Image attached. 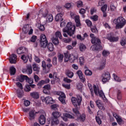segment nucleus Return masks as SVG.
Listing matches in <instances>:
<instances>
[{
    "instance_id": "28",
    "label": "nucleus",
    "mask_w": 126,
    "mask_h": 126,
    "mask_svg": "<svg viewBox=\"0 0 126 126\" xmlns=\"http://www.w3.org/2000/svg\"><path fill=\"white\" fill-rule=\"evenodd\" d=\"M28 32V30L26 29L25 27H24L23 28V32L21 34V38L22 39H24V38H25L26 33H27Z\"/></svg>"
},
{
    "instance_id": "9",
    "label": "nucleus",
    "mask_w": 126,
    "mask_h": 126,
    "mask_svg": "<svg viewBox=\"0 0 126 126\" xmlns=\"http://www.w3.org/2000/svg\"><path fill=\"white\" fill-rule=\"evenodd\" d=\"M40 45L42 48H46L47 45H48L47 37H46V35L44 34L40 35Z\"/></svg>"
},
{
    "instance_id": "31",
    "label": "nucleus",
    "mask_w": 126,
    "mask_h": 126,
    "mask_svg": "<svg viewBox=\"0 0 126 126\" xmlns=\"http://www.w3.org/2000/svg\"><path fill=\"white\" fill-rule=\"evenodd\" d=\"M106 66V59H104L103 61H102L100 64L99 69H103V68H105Z\"/></svg>"
},
{
    "instance_id": "2",
    "label": "nucleus",
    "mask_w": 126,
    "mask_h": 126,
    "mask_svg": "<svg viewBox=\"0 0 126 126\" xmlns=\"http://www.w3.org/2000/svg\"><path fill=\"white\" fill-rule=\"evenodd\" d=\"M113 23L116 25V29H122L126 25V20L123 17H119L113 20Z\"/></svg>"
},
{
    "instance_id": "29",
    "label": "nucleus",
    "mask_w": 126,
    "mask_h": 126,
    "mask_svg": "<svg viewBox=\"0 0 126 126\" xmlns=\"http://www.w3.org/2000/svg\"><path fill=\"white\" fill-rule=\"evenodd\" d=\"M47 49L50 51V52H53L54 50H55V47H54V44L52 43H49L47 44Z\"/></svg>"
},
{
    "instance_id": "11",
    "label": "nucleus",
    "mask_w": 126,
    "mask_h": 126,
    "mask_svg": "<svg viewBox=\"0 0 126 126\" xmlns=\"http://www.w3.org/2000/svg\"><path fill=\"white\" fill-rule=\"evenodd\" d=\"M43 17H46V22L47 23H50L54 20V17H53V15L49 14L48 11H46L45 13L43 14Z\"/></svg>"
},
{
    "instance_id": "4",
    "label": "nucleus",
    "mask_w": 126,
    "mask_h": 126,
    "mask_svg": "<svg viewBox=\"0 0 126 126\" xmlns=\"http://www.w3.org/2000/svg\"><path fill=\"white\" fill-rule=\"evenodd\" d=\"M64 62L67 63L68 61L70 63H74L78 59V55L75 54H71L68 55V53H64Z\"/></svg>"
},
{
    "instance_id": "48",
    "label": "nucleus",
    "mask_w": 126,
    "mask_h": 126,
    "mask_svg": "<svg viewBox=\"0 0 126 126\" xmlns=\"http://www.w3.org/2000/svg\"><path fill=\"white\" fill-rule=\"evenodd\" d=\"M85 74L86 75L90 76L92 75V71L90 70L87 69L85 71Z\"/></svg>"
},
{
    "instance_id": "57",
    "label": "nucleus",
    "mask_w": 126,
    "mask_h": 126,
    "mask_svg": "<svg viewBox=\"0 0 126 126\" xmlns=\"http://www.w3.org/2000/svg\"><path fill=\"white\" fill-rule=\"evenodd\" d=\"M63 81L64 82H66V83H70L72 81L70 79H68L67 78H64Z\"/></svg>"
},
{
    "instance_id": "33",
    "label": "nucleus",
    "mask_w": 126,
    "mask_h": 126,
    "mask_svg": "<svg viewBox=\"0 0 126 126\" xmlns=\"http://www.w3.org/2000/svg\"><path fill=\"white\" fill-rule=\"evenodd\" d=\"M26 72L28 73V74H31L32 73V66H31V65L27 66Z\"/></svg>"
},
{
    "instance_id": "62",
    "label": "nucleus",
    "mask_w": 126,
    "mask_h": 126,
    "mask_svg": "<svg viewBox=\"0 0 126 126\" xmlns=\"http://www.w3.org/2000/svg\"><path fill=\"white\" fill-rule=\"evenodd\" d=\"M33 78H34V81H35V82H38V81H39V80H40V78H39L38 76L36 75H34Z\"/></svg>"
},
{
    "instance_id": "22",
    "label": "nucleus",
    "mask_w": 126,
    "mask_h": 126,
    "mask_svg": "<svg viewBox=\"0 0 126 126\" xmlns=\"http://www.w3.org/2000/svg\"><path fill=\"white\" fill-rule=\"evenodd\" d=\"M51 124L52 126H57L60 124V120L58 118H51Z\"/></svg>"
},
{
    "instance_id": "40",
    "label": "nucleus",
    "mask_w": 126,
    "mask_h": 126,
    "mask_svg": "<svg viewBox=\"0 0 126 126\" xmlns=\"http://www.w3.org/2000/svg\"><path fill=\"white\" fill-rule=\"evenodd\" d=\"M79 61L80 65H83V64H84V63H85V60L84 59V57H79Z\"/></svg>"
},
{
    "instance_id": "35",
    "label": "nucleus",
    "mask_w": 126,
    "mask_h": 126,
    "mask_svg": "<svg viewBox=\"0 0 126 126\" xmlns=\"http://www.w3.org/2000/svg\"><path fill=\"white\" fill-rule=\"evenodd\" d=\"M58 61L59 63H63V58H64V56L63 54H59L58 56Z\"/></svg>"
},
{
    "instance_id": "21",
    "label": "nucleus",
    "mask_w": 126,
    "mask_h": 126,
    "mask_svg": "<svg viewBox=\"0 0 126 126\" xmlns=\"http://www.w3.org/2000/svg\"><path fill=\"white\" fill-rule=\"evenodd\" d=\"M95 103L96 104V106H97L98 108L100 110H102V111L105 110V107H104V105L102 104V102H101V100H96L95 101Z\"/></svg>"
},
{
    "instance_id": "36",
    "label": "nucleus",
    "mask_w": 126,
    "mask_h": 126,
    "mask_svg": "<svg viewBox=\"0 0 126 126\" xmlns=\"http://www.w3.org/2000/svg\"><path fill=\"white\" fill-rule=\"evenodd\" d=\"M113 77L115 81H117V82H121L122 81V80L120 77H119L116 74L113 73Z\"/></svg>"
},
{
    "instance_id": "10",
    "label": "nucleus",
    "mask_w": 126,
    "mask_h": 126,
    "mask_svg": "<svg viewBox=\"0 0 126 126\" xmlns=\"http://www.w3.org/2000/svg\"><path fill=\"white\" fill-rule=\"evenodd\" d=\"M57 95H59V100L61 102L63 105H65L66 102H65V94L62 92H57Z\"/></svg>"
},
{
    "instance_id": "64",
    "label": "nucleus",
    "mask_w": 126,
    "mask_h": 126,
    "mask_svg": "<svg viewBox=\"0 0 126 126\" xmlns=\"http://www.w3.org/2000/svg\"><path fill=\"white\" fill-rule=\"evenodd\" d=\"M63 86L66 88V89H70V84H63Z\"/></svg>"
},
{
    "instance_id": "59",
    "label": "nucleus",
    "mask_w": 126,
    "mask_h": 126,
    "mask_svg": "<svg viewBox=\"0 0 126 126\" xmlns=\"http://www.w3.org/2000/svg\"><path fill=\"white\" fill-rule=\"evenodd\" d=\"M91 19H93L94 21H97L98 20V16L94 15L91 17Z\"/></svg>"
},
{
    "instance_id": "34",
    "label": "nucleus",
    "mask_w": 126,
    "mask_h": 126,
    "mask_svg": "<svg viewBox=\"0 0 126 126\" xmlns=\"http://www.w3.org/2000/svg\"><path fill=\"white\" fill-rule=\"evenodd\" d=\"M10 72L11 75H14L16 72V69L14 66H11L10 67Z\"/></svg>"
},
{
    "instance_id": "1",
    "label": "nucleus",
    "mask_w": 126,
    "mask_h": 126,
    "mask_svg": "<svg viewBox=\"0 0 126 126\" xmlns=\"http://www.w3.org/2000/svg\"><path fill=\"white\" fill-rule=\"evenodd\" d=\"M90 37L92 38L91 42L94 45L91 46L93 50H97L100 51L102 50V46H101V40L95 37V35L93 33L90 34Z\"/></svg>"
},
{
    "instance_id": "41",
    "label": "nucleus",
    "mask_w": 126,
    "mask_h": 126,
    "mask_svg": "<svg viewBox=\"0 0 126 126\" xmlns=\"http://www.w3.org/2000/svg\"><path fill=\"white\" fill-rule=\"evenodd\" d=\"M29 58L25 55H22L21 58V59L23 61L24 63H27V62H28Z\"/></svg>"
},
{
    "instance_id": "42",
    "label": "nucleus",
    "mask_w": 126,
    "mask_h": 126,
    "mask_svg": "<svg viewBox=\"0 0 126 126\" xmlns=\"http://www.w3.org/2000/svg\"><path fill=\"white\" fill-rule=\"evenodd\" d=\"M79 49L81 52H84V51L86 50V46L82 43H81L80 45Z\"/></svg>"
},
{
    "instance_id": "39",
    "label": "nucleus",
    "mask_w": 126,
    "mask_h": 126,
    "mask_svg": "<svg viewBox=\"0 0 126 126\" xmlns=\"http://www.w3.org/2000/svg\"><path fill=\"white\" fill-rule=\"evenodd\" d=\"M52 41L53 43V44H54V45H59V39H58L57 37H55V36L53 37L52 38Z\"/></svg>"
},
{
    "instance_id": "19",
    "label": "nucleus",
    "mask_w": 126,
    "mask_h": 126,
    "mask_svg": "<svg viewBox=\"0 0 126 126\" xmlns=\"http://www.w3.org/2000/svg\"><path fill=\"white\" fill-rule=\"evenodd\" d=\"M17 60L16 55L12 54L10 56L9 62L10 63H16V61Z\"/></svg>"
},
{
    "instance_id": "12",
    "label": "nucleus",
    "mask_w": 126,
    "mask_h": 126,
    "mask_svg": "<svg viewBox=\"0 0 126 126\" xmlns=\"http://www.w3.org/2000/svg\"><path fill=\"white\" fill-rule=\"evenodd\" d=\"M41 100L42 102H45L46 104H53L55 102V100L53 99V98L51 96H47L44 97V96L41 97Z\"/></svg>"
},
{
    "instance_id": "18",
    "label": "nucleus",
    "mask_w": 126,
    "mask_h": 126,
    "mask_svg": "<svg viewBox=\"0 0 126 126\" xmlns=\"http://www.w3.org/2000/svg\"><path fill=\"white\" fill-rule=\"evenodd\" d=\"M113 117L115 118L118 124L119 125H122V124H123V119H122V118L118 114H117V113H113Z\"/></svg>"
},
{
    "instance_id": "14",
    "label": "nucleus",
    "mask_w": 126,
    "mask_h": 126,
    "mask_svg": "<svg viewBox=\"0 0 126 126\" xmlns=\"http://www.w3.org/2000/svg\"><path fill=\"white\" fill-rule=\"evenodd\" d=\"M46 113L44 112L43 115H41L39 118V122L40 125H45L46 123Z\"/></svg>"
},
{
    "instance_id": "5",
    "label": "nucleus",
    "mask_w": 126,
    "mask_h": 126,
    "mask_svg": "<svg viewBox=\"0 0 126 126\" xmlns=\"http://www.w3.org/2000/svg\"><path fill=\"white\" fill-rule=\"evenodd\" d=\"M93 89L95 95H96V96H98V95H99V96L101 98H102L103 100H106V96H105V94H104V92H103V91L100 90L98 86L94 85L93 86Z\"/></svg>"
},
{
    "instance_id": "20",
    "label": "nucleus",
    "mask_w": 126,
    "mask_h": 126,
    "mask_svg": "<svg viewBox=\"0 0 126 126\" xmlns=\"http://www.w3.org/2000/svg\"><path fill=\"white\" fill-rule=\"evenodd\" d=\"M76 73L78 74L79 78L80 80H81L82 82H84L85 80H86L85 77L83 76V73H82V71H81V70H78Z\"/></svg>"
},
{
    "instance_id": "51",
    "label": "nucleus",
    "mask_w": 126,
    "mask_h": 126,
    "mask_svg": "<svg viewBox=\"0 0 126 126\" xmlns=\"http://www.w3.org/2000/svg\"><path fill=\"white\" fill-rule=\"evenodd\" d=\"M95 120L96 122L97 123L98 125H100L102 124V121H101V119L99 117H96Z\"/></svg>"
},
{
    "instance_id": "6",
    "label": "nucleus",
    "mask_w": 126,
    "mask_h": 126,
    "mask_svg": "<svg viewBox=\"0 0 126 126\" xmlns=\"http://www.w3.org/2000/svg\"><path fill=\"white\" fill-rule=\"evenodd\" d=\"M71 100L73 106L76 107L81 105V102L82 101V97L80 95H77L76 98L73 96L71 97Z\"/></svg>"
},
{
    "instance_id": "52",
    "label": "nucleus",
    "mask_w": 126,
    "mask_h": 126,
    "mask_svg": "<svg viewBox=\"0 0 126 126\" xmlns=\"http://www.w3.org/2000/svg\"><path fill=\"white\" fill-rule=\"evenodd\" d=\"M120 44L122 46H126V38H123L120 41Z\"/></svg>"
},
{
    "instance_id": "43",
    "label": "nucleus",
    "mask_w": 126,
    "mask_h": 126,
    "mask_svg": "<svg viewBox=\"0 0 126 126\" xmlns=\"http://www.w3.org/2000/svg\"><path fill=\"white\" fill-rule=\"evenodd\" d=\"M108 8V4H105L101 7V10L102 12H106Z\"/></svg>"
},
{
    "instance_id": "30",
    "label": "nucleus",
    "mask_w": 126,
    "mask_h": 126,
    "mask_svg": "<svg viewBox=\"0 0 126 126\" xmlns=\"http://www.w3.org/2000/svg\"><path fill=\"white\" fill-rule=\"evenodd\" d=\"M31 96L34 99H38L39 98V94L37 92H33L31 93Z\"/></svg>"
},
{
    "instance_id": "17",
    "label": "nucleus",
    "mask_w": 126,
    "mask_h": 126,
    "mask_svg": "<svg viewBox=\"0 0 126 126\" xmlns=\"http://www.w3.org/2000/svg\"><path fill=\"white\" fill-rule=\"evenodd\" d=\"M62 118L65 122H67V119H74V117L72 115L68 113H63V117L62 116Z\"/></svg>"
},
{
    "instance_id": "63",
    "label": "nucleus",
    "mask_w": 126,
    "mask_h": 126,
    "mask_svg": "<svg viewBox=\"0 0 126 126\" xmlns=\"http://www.w3.org/2000/svg\"><path fill=\"white\" fill-rule=\"evenodd\" d=\"M38 28L40 31H44L45 30V27L43 25H40Z\"/></svg>"
},
{
    "instance_id": "56",
    "label": "nucleus",
    "mask_w": 126,
    "mask_h": 126,
    "mask_svg": "<svg viewBox=\"0 0 126 126\" xmlns=\"http://www.w3.org/2000/svg\"><path fill=\"white\" fill-rule=\"evenodd\" d=\"M24 104L26 107H28V106H29V105H30V101L28 100H25L24 101Z\"/></svg>"
},
{
    "instance_id": "53",
    "label": "nucleus",
    "mask_w": 126,
    "mask_h": 126,
    "mask_svg": "<svg viewBox=\"0 0 126 126\" xmlns=\"http://www.w3.org/2000/svg\"><path fill=\"white\" fill-rule=\"evenodd\" d=\"M86 23L89 27H91V26H92V22L89 20H86Z\"/></svg>"
},
{
    "instance_id": "47",
    "label": "nucleus",
    "mask_w": 126,
    "mask_h": 126,
    "mask_svg": "<svg viewBox=\"0 0 126 126\" xmlns=\"http://www.w3.org/2000/svg\"><path fill=\"white\" fill-rule=\"evenodd\" d=\"M44 84H45V81L41 80L38 82L37 84V86H38V88H41L42 86L44 85Z\"/></svg>"
},
{
    "instance_id": "60",
    "label": "nucleus",
    "mask_w": 126,
    "mask_h": 126,
    "mask_svg": "<svg viewBox=\"0 0 126 126\" xmlns=\"http://www.w3.org/2000/svg\"><path fill=\"white\" fill-rule=\"evenodd\" d=\"M64 7L65 8H67V9H68V8H70V7H71V4L70 3H66L65 4Z\"/></svg>"
},
{
    "instance_id": "25",
    "label": "nucleus",
    "mask_w": 126,
    "mask_h": 126,
    "mask_svg": "<svg viewBox=\"0 0 126 126\" xmlns=\"http://www.w3.org/2000/svg\"><path fill=\"white\" fill-rule=\"evenodd\" d=\"M62 116V114L60 112L54 111L52 113V117L55 119H59Z\"/></svg>"
},
{
    "instance_id": "24",
    "label": "nucleus",
    "mask_w": 126,
    "mask_h": 126,
    "mask_svg": "<svg viewBox=\"0 0 126 126\" xmlns=\"http://www.w3.org/2000/svg\"><path fill=\"white\" fill-rule=\"evenodd\" d=\"M32 68L33 71H35L34 73L36 74H38L39 72H40V67H39L38 66H37V64L36 63H34L32 64Z\"/></svg>"
},
{
    "instance_id": "16",
    "label": "nucleus",
    "mask_w": 126,
    "mask_h": 126,
    "mask_svg": "<svg viewBox=\"0 0 126 126\" xmlns=\"http://www.w3.org/2000/svg\"><path fill=\"white\" fill-rule=\"evenodd\" d=\"M43 93H44V94H47V95H49V94H50V91L51 90V85L49 84L45 85L43 87Z\"/></svg>"
},
{
    "instance_id": "15",
    "label": "nucleus",
    "mask_w": 126,
    "mask_h": 126,
    "mask_svg": "<svg viewBox=\"0 0 126 126\" xmlns=\"http://www.w3.org/2000/svg\"><path fill=\"white\" fill-rule=\"evenodd\" d=\"M17 52L18 55H21V54H23L24 53H28V50H27V48H26V47H21L17 49Z\"/></svg>"
},
{
    "instance_id": "32",
    "label": "nucleus",
    "mask_w": 126,
    "mask_h": 126,
    "mask_svg": "<svg viewBox=\"0 0 126 126\" xmlns=\"http://www.w3.org/2000/svg\"><path fill=\"white\" fill-rule=\"evenodd\" d=\"M17 95L18 98H22L24 95L23 92L20 91V90H17Z\"/></svg>"
},
{
    "instance_id": "13",
    "label": "nucleus",
    "mask_w": 126,
    "mask_h": 126,
    "mask_svg": "<svg viewBox=\"0 0 126 126\" xmlns=\"http://www.w3.org/2000/svg\"><path fill=\"white\" fill-rule=\"evenodd\" d=\"M107 38L110 42H118L119 41V37L114 36L112 33L108 34Z\"/></svg>"
},
{
    "instance_id": "45",
    "label": "nucleus",
    "mask_w": 126,
    "mask_h": 126,
    "mask_svg": "<svg viewBox=\"0 0 126 126\" xmlns=\"http://www.w3.org/2000/svg\"><path fill=\"white\" fill-rule=\"evenodd\" d=\"M110 55V52H109L108 50H103L102 52V55L103 57H105V58L108 57Z\"/></svg>"
},
{
    "instance_id": "46",
    "label": "nucleus",
    "mask_w": 126,
    "mask_h": 126,
    "mask_svg": "<svg viewBox=\"0 0 126 126\" xmlns=\"http://www.w3.org/2000/svg\"><path fill=\"white\" fill-rule=\"evenodd\" d=\"M53 78L55 80H57V81H60V79L58 76V73L56 72H54L53 73Z\"/></svg>"
},
{
    "instance_id": "55",
    "label": "nucleus",
    "mask_w": 126,
    "mask_h": 126,
    "mask_svg": "<svg viewBox=\"0 0 126 126\" xmlns=\"http://www.w3.org/2000/svg\"><path fill=\"white\" fill-rule=\"evenodd\" d=\"M77 5L78 7H81L83 5V2L82 1L79 0L77 2Z\"/></svg>"
},
{
    "instance_id": "38",
    "label": "nucleus",
    "mask_w": 126,
    "mask_h": 126,
    "mask_svg": "<svg viewBox=\"0 0 126 126\" xmlns=\"http://www.w3.org/2000/svg\"><path fill=\"white\" fill-rule=\"evenodd\" d=\"M35 118V112L34 111H31L29 113V119L30 120H33Z\"/></svg>"
},
{
    "instance_id": "27",
    "label": "nucleus",
    "mask_w": 126,
    "mask_h": 126,
    "mask_svg": "<svg viewBox=\"0 0 126 126\" xmlns=\"http://www.w3.org/2000/svg\"><path fill=\"white\" fill-rule=\"evenodd\" d=\"M65 72L66 76H68L69 78H72L73 77L74 74L73 72H71V71L67 69L66 70Z\"/></svg>"
},
{
    "instance_id": "26",
    "label": "nucleus",
    "mask_w": 126,
    "mask_h": 126,
    "mask_svg": "<svg viewBox=\"0 0 126 126\" xmlns=\"http://www.w3.org/2000/svg\"><path fill=\"white\" fill-rule=\"evenodd\" d=\"M26 78H27V76L21 75L20 76L17 77V80L20 81V82H23L24 80H26Z\"/></svg>"
},
{
    "instance_id": "23",
    "label": "nucleus",
    "mask_w": 126,
    "mask_h": 126,
    "mask_svg": "<svg viewBox=\"0 0 126 126\" xmlns=\"http://www.w3.org/2000/svg\"><path fill=\"white\" fill-rule=\"evenodd\" d=\"M63 13H59L57 14L55 17V21H63Z\"/></svg>"
},
{
    "instance_id": "61",
    "label": "nucleus",
    "mask_w": 126,
    "mask_h": 126,
    "mask_svg": "<svg viewBox=\"0 0 126 126\" xmlns=\"http://www.w3.org/2000/svg\"><path fill=\"white\" fill-rule=\"evenodd\" d=\"M56 108H59V105L54 104L51 105V109H52V110H55Z\"/></svg>"
},
{
    "instance_id": "54",
    "label": "nucleus",
    "mask_w": 126,
    "mask_h": 126,
    "mask_svg": "<svg viewBox=\"0 0 126 126\" xmlns=\"http://www.w3.org/2000/svg\"><path fill=\"white\" fill-rule=\"evenodd\" d=\"M91 30L93 33H98V30H97V28H96V26L93 27V28L91 29Z\"/></svg>"
},
{
    "instance_id": "8",
    "label": "nucleus",
    "mask_w": 126,
    "mask_h": 126,
    "mask_svg": "<svg viewBox=\"0 0 126 126\" xmlns=\"http://www.w3.org/2000/svg\"><path fill=\"white\" fill-rule=\"evenodd\" d=\"M70 16L71 18H73V19H75L77 27H79V26H81V24L80 23V19L79 18V16L76 15V14H75V13H74V12H71Z\"/></svg>"
},
{
    "instance_id": "44",
    "label": "nucleus",
    "mask_w": 126,
    "mask_h": 126,
    "mask_svg": "<svg viewBox=\"0 0 126 126\" xmlns=\"http://www.w3.org/2000/svg\"><path fill=\"white\" fill-rule=\"evenodd\" d=\"M55 36L56 38H59V39H62L63 38V36H62V33L59 31L55 33Z\"/></svg>"
},
{
    "instance_id": "49",
    "label": "nucleus",
    "mask_w": 126,
    "mask_h": 126,
    "mask_svg": "<svg viewBox=\"0 0 126 126\" xmlns=\"http://www.w3.org/2000/svg\"><path fill=\"white\" fill-rule=\"evenodd\" d=\"M26 81H27V82H28V83H29V84H32V83H33V79L29 78L27 76V78L26 79Z\"/></svg>"
},
{
    "instance_id": "3",
    "label": "nucleus",
    "mask_w": 126,
    "mask_h": 126,
    "mask_svg": "<svg viewBox=\"0 0 126 126\" xmlns=\"http://www.w3.org/2000/svg\"><path fill=\"white\" fill-rule=\"evenodd\" d=\"M75 28V26L72 25L71 22H69L67 24L65 28L63 29V32L67 33L68 35L71 37L74 34Z\"/></svg>"
},
{
    "instance_id": "50",
    "label": "nucleus",
    "mask_w": 126,
    "mask_h": 126,
    "mask_svg": "<svg viewBox=\"0 0 126 126\" xmlns=\"http://www.w3.org/2000/svg\"><path fill=\"white\" fill-rule=\"evenodd\" d=\"M110 7L111 11H116L117 10V7L113 4H111Z\"/></svg>"
},
{
    "instance_id": "58",
    "label": "nucleus",
    "mask_w": 126,
    "mask_h": 126,
    "mask_svg": "<svg viewBox=\"0 0 126 126\" xmlns=\"http://www.w3.org/2000/svg\"><path fill=\"white\" fill-rule=\"evenodd\" d=\"M36 40H37V36L33 35L31 38V42H35Z\"/></svg>"
},
{
    "instance_id": "7",
    "label": "nucleus",
    "mask_w": 126,
    "mask_h": 126,
    "mask_svg": "<svg viewBox=\"0 0 126 126\" xmlns=\"http://www.w3.org/2000/svg\"><path fill=\"white\" fill-rule=\"evenodd\" d=\"M101 78L103 83H107V82H108L109 80L111 79V76L110 75V73L109 72H106L105 73H103L101 75Z\"/></svg>"
},
{
    "instance_id": "37",
    "label": "nucleus",
    "mask_w": 126,
    "mask_h": 126,
    "mask_svg": "<svg viewBox=\"0 0 126 126\" xmlns=\"http://www.w3.org/2000/svg\"><path fill=\"white\" fill-rule=\"evenodd\" d=\"M88 87L91 91V94L92 97H94V92L93 91V87H92V85L91 84H88Z\"/></svg>"
}]
</instances>
